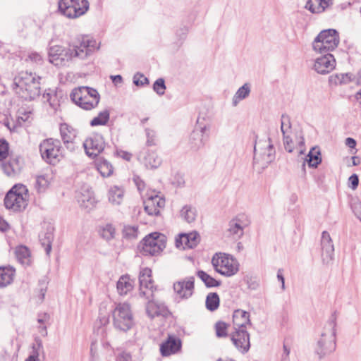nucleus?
<instances>
[{"instance_id":"1","label":"nucleus","mask_w":361,"mask_h":361,"mask_svg":"<svg viewBox=\"0 0 361 361\" xmlns=\"http://www.w3.org/2000/svg\"><path fill=\"white\" fill-rule=\"evenodd\" d=\"M40 77L28 72H21L13 80L15 93L25 100H32L40 94Z\"/></svg>"},{"instance_id":"2","label":"nucleus","mask_w":361,"mask_h":361,"mask_svg":"<svg viewBox=\"0 0 361 361\" xmlns=\"http://www.w3.org/2000/svg\"><path fill=\"white\" fill-rule=\"evenodd\" d=\"M275 149L270 137L260 139L254 147L253 168L262 173L275 159Z\"/></svg>"},{"instance_id":"3","label":"nucleus","mask_w":361,"mask_h":361,"mask_svg":"<svg viewBox=\"0 0 361 361\" xmlns=\"http://www.w3.org/2000/svg\"><path fill=\"white\" fill-rule=\"evenodd\" d=\"M71 98L81 109L91 110L97 106L100 95L97 90L82 86L74 89L71 94Z\"/></svg>"},{"instance_id":"4","label":"nucleus","mask_w":361,"mask_h":361,"mask_svg":"<svg viewBox=\"0 0 361 361\" xmlns=\"http://www.w3.org/2000/svg\"><path fill=\"white\" fill-rule=\"evenodd\" d=\"M28 202V190L23 184L15 185L4 198L5 207L13 212H21Z\"/></svg>"},{"instance_id":"5","label":"nucleus","mask_w":361,"mask_h":361,"mask_svg":"<svg viewBox=\"0 0 361 361\" xmlns=\"http://www.w3.org/2000/svg\"><path fill=\"white\" fill-rule=\"evenodd\" d=\"M336 349V322L331 320L324 327L315 348L319 358L329 355Z\"/></svg>"},{"instance_id":"6","label":"nucleus","mask_w":361,"mask_h":361,"mask_svg":"<svg viewBox=\"0 0 361 361\" xmlns=\"http://www.w3.org/2000/svg\"><path fill=\"white\" fill-rule=\"evenodd\" d=\"M212 264L217 273L226 277L235 275L240 267L235 258L224 252L215 253L212 258Z\"/></svg>"},{"instance_id":"7","label":"nucleus","mask_w":361,"mask_h":361,"mask_svg":"<svg viewBox=\"0 0 361 361\" xmlns=\"http://www.w3.org/2000/svg\"><path fill=\"white\" fill-rule=\"evenodd\" d=\"M339 36L334 29L321 31L312 42V49L319 54H329L334 50L339 44Z\"/></svg>"},{"instance_id":"8","label":"nucleus","mask_w":361,"mask_h":361,"mask_svg":"<svg viewBox=\"0 0 361 361\" xmlns=\"http://www.w3.org/2000/svg\"><path fill=\"white\" fill-rule=\"evenodd\" d=\"M113 324L116 329L127 331L134 324L133 316L128 303H118L113 311Z\"/></svg>"},{"instance_id":"9","label":"nucleus","mask_w":361,"mask_h":361,"mask_svg":"<svg viewBox=\"0 0 361 361\" xmlns=\"http://www.w3.org/2000/svg\"><path fill=\"white\" fill-rule=\"evenodd\" d=\"M70 47L73 59L85 60L99 49L100 43H98L94 38L86 36L78 39Z\"/></svg>"},{"instance_id":"10","label":"nucleus","mask_w":361,"mask_h":361,"mask_svg":"<svg viewBox=\"0 0 361 361\" xmlns=\"http://www.w3.org/2000/svg\"><path fill=\"white\" fill-rule=\"evenodd\" d=\"M166 238L159 233L147 235L141 243L140 252L143 255L154 256L160 254L166 247Z\"/></svg>"},{"instance_id":"11","label":"nucleus","mask_w":361,"mask_h":361,"mask_svg":"<svg viewBox=\"0 0 361 361\" xmlns=\"http://www.w3.org/2000/svg\"><path fill=\"white\" fill-rule=\"evenodd\" d=\"M58 4L60 13L68 18H77L89 9L87 0H60Z\"/></svg>"},{"instance_id":"12","label":"nucleus","mask_w":361,"mask_h":361,"mask_svg":"<svg viewBox=\"0 0 361 361\" xmlns=\"http://www.w3.org/2000/svg\"><path fill=\"white\" fill-rule=\"evenodd\" d=\"M39 151L43 159L50 164H55L61 157V146L60 141L54 139L44 140L39 145Z\"/></svg>"},{"instance_id":"13","label":"nucleus","mask_w":361,"mask_h":361,"mask_svg":"<svg viewBox=\"0 0 361 361\" xmlns=\"http://www.w3.org/2000/svg\"><path fill=\"white\" fill-rule=\"evenodd\" d=\"M48 57L49 61L58 67L68 66L73 59L71 47L66 48L59 45L49 48Z\"/></svg>"},{"instance_id":"14","label":"nucleus","mask_w":361,"mask_h":361,"mask_svg":"<svg viewBox=\"0 0 361 361\" xmlns=\"http://www.w3.org/2000/svg\"><path fill=\"white\" fill-rule=\"evenodd\" d=\"M140 296L145 299H152L157 287L152 280V271L149 268H143L139 274Z\"/></svg>"},{"instance_id":"15","label":"nucleus","mask_w":361,"mask_h":361,"mask_svg":"<svg viewBox=\"0 0 361 361\" xmlns=\"http://www.w3.org/2000/svg\"><path fill=\"white\" fill-rule=\"evenodd\" d=\"M176 298L178 300H188L192 297L195 290V278L188 276L173 283Z\"/></svg>"},{"instance_id":"16","label":"nucleus","mask_w":361,"mask_h":361,"mask_svg":"<svg viewBox=\"0 0 361 361\" xmlns=\"http://www.w3.org/2000/svg\"><path fill=\"white\" fill-rule=\"evenodd\" d=\"M83 147L88 157H97L104 148V138L100 134H92L85 140Z\"/></svg>"},{"instance_id":"17","label":"nucleus","mask_w":361,"mask_h":361,"mask_svg":"<svg viewBox=\"0 0 361 361\" xmlns=\"http://www.w3.org/2000/svg\"><path fill=\"white\" fill-rule=\"evenodd\" d=\"M336 67V60L331 54H324L323 56L314 60L313 69L319 74L325 75L332 71Z\"/></svg>"},{"instance_id":"18","label":"nucleus","mask_w":361,"mask_h":361,"mask_svg":"<svg viewBox=\"0 0 361 361\" xmlns=\"http://www.w3.org/2000/svg\"><path fill=\"white\" fill-rule=\"evenodd\" d=\"M249 221L245 214H239L233 219L228 225V234L233 239L240 238L244 233V228L247 226Z\"/></svg>"},{"instance_id":"19","label":"nucleus","mask_w":361,"mask_h":361,"mask_svg":"<svg viewBox=\"0 0 361 361\" xmlns=\"http://www.w3.org/2000/svg\"><path fill=\"white\" fill-rule=\"evenodd\" d=\"M209 129L207 126H198L190 133L188 140V145L192 152H197L204 147L205 140L204 135Z\"/></svg>"},{"instance_id":"20","label":"nucleus","mask_w":361,"mask_h":361,"mask_svg":"<svg viewBox=\"0 0 361 361\" xmlns=\"http://www.w3.org/2000/svg\"><path fill=\"white\" fill-rule=\"evenodd\" d=\"M165 205V200L157 194L146 195L144 200L145 211L150 216H157L159 214L160 209Z\"/></svg>"},{"instance_id":"21","label":"nucleus","mask_w":361,"mask_h":361,"mask_svg":"<svg viewBox=\"0 0 361 361\" xmlns=\"http://www.w3.org/2000/svg\"><path fill=\"white\" fill-rule=\"evenodd\" d=\"M322 259L324 264H329L334 259V246L330 234L323 231L321 238Z\"/></svg>"},{"instance_id":"22","label":"nucleus","mask_w":361,"mask_h":361,"mask_svg":"<svg viewBox=\"0 0 361 361\" xmlns=\"http://www.w3.org/2000/svg\"><path fill=\"white\" fill-rule=\"evenodd\" d=\"M231 341L235 347L241 353H246L250 347V335L247 330H234Z\"/></svg>"},{"instance_id":"23","label":"nucleus","mask_w":361,"mask_h":361,"mask_svg":"<svg viewBox=\"0 0 361 361\" xmlns=\"http://www.w3.org/2000/svg\"><path fill=\"white\" fill-rule=\"evenodd\" d=\"M200 242V235L197 232L181 233L176 238V246L178 248L185 250L192 249Z\"/></svg>"},{"instance_id":"24","label":"nucleus","mask_w":361,"mask_h":361,"mask_svg":"<svg viewBox=\"0 0 361 361\" xmlns=\"http://www.w3.org/2000/svg\"><path fill=\"white\" fill-rule=\"evenodd\" d=\"M138 159L148 169H157L161 164V159L155 151L144 149L140 152Z\"/></svg>"},{"instance_id":"25","label":"nucleus","mask_w":361,"mask_h":361,"mask_svg":"<svg viewBox=\"0 0 361 361\" xmlns=\"http://www.w3.org/2000/svg\"><path fill=\"white\" fill-rule=\"evenodd\" d=\"M78 202L82 208L91 210L96 205L97 200L94 192L88 188H84L77 195Z\"/></svg>"},{"instance_id":"26","label":"nucleus","mask_w":361,"mask_h":361,"mask_svg":"<svg viewBox=\"0 0 361 361\" xmlns=\"http://www.w3.org/2000/svg\"><path fill=\"white\" fill-rule=\"evenodd\" d=\"M181 349L180 338L169 336L168 339L161 343L160 351L163 356H169L179 352Z\"/></svg>"},{"instance_id":"27","label":"nucleus","mask_w":361,"mask_h":361,"mask_svg":"<svg viewBox=\"0 0 361 361\" xmlns=\"http://www.w3.org/2000/svg\"><path fill=\"white\" fill-rule=\"evenodd\" d=\"M233 324L234 330H247V326L251 325L250 313L240 309L235 310L233 314Z\"/></svg>"},{"instance_id":"28","label":"nucleus","mask_w":361,"mask_h":361,"mask_svg":"<svg viewBox=\"0 0 361 361\" xmlns=\"http://www.w3.org/2000/svg\"><path fill=\"white\" fill-rule=\"evenodd\" d=\"M4 172L9 177L19 174L23 169V162L19 157L11 158L8 161L1 164Z\"/></svg>"},{"instance_id":"29","label":"nucleus","mask_w":361,"mask_h":361,"mask_svg":"<svg viewBox=\"0 0 361 361\" xmlns=\"http://www.w3.org/2000/svg\"><path fill=\"white\" fill-rule=\"evenodd\" d=\"M61 137L66 147L73 150L74 149L73 141L76 137L75 130L66 123L60 125Z\"/></svg>"},{"instance_id":"30","label":"nucleus","mask_w":361,"mask_h":361,"mask_svg":"<svg viewBox=\"0 0 361 361\" xmlns=\"http://www.w3.org/2000/svg\"><path fill=\"white\" fill-rule=\"evenodd\" d=\"M148 300L146 305V312L148 316L154 318L157 316H165L167 313V309L163 304H158L154 301V296L152 299H146Z\"/></svg>"},{"instance_id":"31","label":"nucleus","mask_w":361,"mask_h":361,"mask_svg":"<svg viewBox=\"0 0 361 361\" xmlns=\"http://www.w3.org/2000/svg\"><path fill=\"white\" fill-rule=\"evenodd\" d=\"M332 4L333 0H308L306 8L313 13H321Z\"/></svg>"},{"instance_id":"32","label":"nucleus","mask_w":361,"mask_h":361,"mask_svg":"<svg viewBox=\"0 0 361 361\" xmlns=\"http://www.w3.org/2000/svg\"><path fill=\"white\" fill-rule=\"evenodd\" d=\"M117 290L119 295H126L134 288V280L129 275L121 276L116 284Z\"/></svg>"},{"instance_id":"33","label":"nucleus","mask_w":361,"mask_h":361,"mask_svg":"<svg viewBox=\"0 0 361 361\" xmlns=\"http://www.w3.org/2000/svg\"><path fill=\"white\" fill-rule=\"evenodd\" d=\"M125 191L122 187L114 185L108 191L109 202L113 205H120L124 198Z\"/></svg>"},{"instance_id":"34","label":"nucleus","mask_w":361,"mask_h":361,"mask_svg":"<svg viewBox=\"0 0 361 361\" xmlns=\"http://www.w3.org/2000/svg\"><path fill=\"white\" fill-rule=\"evenodd\" d=\"M98 232L101 238L106 241H110L115 238L116 231L115 226L110 223L100 225L98 228Z\"/></svg>"},{"instance_id":"35","label":"nucleus","mask_w":361,"mask_h":361,"mask_svg":"<svg viewBox=\"0 0 361 361\" xmlns=\"http://www.w3.org/2000/svg\"><path fill=\"white\" fill-rule=\"evenodd\" d=\"M251 92V85L250 83H245L239 87L232 98V104L236 106L238 103L249 97Z\"/></svg>"},{"instance_id":"36","label":"nucleus","mask_w":361,"mask_h":361,"mask_svg":"<svg viewBox=\"0 0 361 361\" xmlns=\"http://www.w3.org/2000/svg\"><path fill=\"white\" fill-rule=\"evenodd\" d=\"M41 354H44L43 345L42 341L37 338L32 344L29 355L25 361H42L39 358Z\"/></svg>"},{"instance_id":"37","label":"nucleus","mask_w":361,"mask_h":361,"mask_svg":"<svg viewBox=\"0 0 361 361\" xmlns=\"http://www.w3.org/2000/svg\"><path fill=\"white\" fill-rule=\"evenodd\" d=\"M15 269L12 267H0V287L4 288L11 284L13 280Z\"/></svg>"},{"instance_id":"38","label":"nucleus","mask_w":361,"mask_h":361,"mask_svg":"<svg viewBox=\"0 0 361 361\" xmlns=\"http://www.w3.org/2000/svg\"><path fill=\"white\" fill-rule=\"evenodd\" d=\"M95 164L97 169L103 177H109L113 173L114 168L107 160L99 158L97 159Z\"/></svg>"},{"instance_id":"39","label":"nucleus","mask_w":361,"mask_h":361,"mask_svg":"<svg viewBox=\"0 0 361 361\" xmlns=\"http://www.w3.org/2000/svg\"><path fill=\"white\" fill-rule=\"evenodd\" d=\"M15 253L18 261L20 264L23 265H28L30 264V254L27 247L21 245L16 247Z\"/></svg>"},{"instance_id":"40","label":"nucleus","mask_w":361,"mask_h":361,"mask_svg":"<svg viewBox=\"0 0 361 361\" xmlns=\"http://www.w3.org/2000/svg\"><path fill=\"white\" fill-rule=\"evenodd\" d=\"M44 102H48L51 109L56 111L60 106V99L54 91H50L43 94Z\"/></svg>"},{"instance_id":"41","label":"nucleus","mask_w":361,"mask_h":361,"mask_svg":"<svg viewBox=\"0 0 361 361\" xmlns=\"http://www.w3.org/2000/svg\"><path fill=\"white\" fill-rule=\"evenodd\" d=\"M180 216L188 223L193 222L197 216V211L191 205H185L180 210Z\"/></svg>"},{"instance_id":"42","label":"nucleus","mask_w":361,"mask_h":361,"mask_svg":"<svg viewBox=\"0 0 361 361\" xmlns=\"http://www.w3.org/2000/svg\"><path fill=\"white\" fill-rule=\"evenodd\" d=\"M197 276L204 282L205 286L209 288L219 286L221 282L209 275L204 271L200 270L197 272Z\"/></svg>"},{"instance_id":"43","label":"nucleus","mask_w":361,"mask_h":361,"mask_svg":"<svg viewBox=\"0 0 361 361\" xmlns=\"http://www.w3.org/2000/svg\"><path fill=\"white\" fill-rule=\"evenodd\" d=\"M123 236L128 240L137 239L139 235L138 226L125 225L122 231Z\"/></svg>"},{"instance_id":"44","label":"nucleus","mask_w":361,"mask_h":361,"mask_svg":"<svg viewBox=\"0 0 361 361\" xmlns=\"http://www.w3.org/2000/svg\"><path fill=\"white\" fill-rule=\"evenodd\" d=\"M306 161L310 167L316 168L321 163L322 158L321 154L319 149L312 148V150L307 154V159Z\"/></svg>"},{"instance_id":"45","label":"nucleus","mask_w":361,"mask_h":361,"mask_svg":"<svg viewBox=\"0 0 361 361\" xmlns=\"http://www.w3.org/2000/svg\"><path fill=\"white\" fill-rule=\"evenodd\" d=\"M109 116L110 114L109 110L105 109L102 111L90 121V125L92 126H104L108 123Z\"/></svg>"},{"instance_id":"46","label":"nucleus","mask_w":361,"mask_h":361,"mask_svg":"<svg viewBox=\"0 0 361 361\" xmlns=\"http://www.w3.org/2000/svg\"><path fill=\"white\" fill-rule=\"evenodd\" d=\"M53 238V233L51 231H47L39 235V240L41 241L42 245L44 247L45 252L47 255H49L51 250V242Z\"/></svg>"},{"instance_id":"47","label":"nucleus","mask_w":361,"mask_h":361,"mask_svg":"<svg viewBox=\"0 0 361 361\" xmlns=\"http://www.w3.org/2000/svg\"><path fill=\"white\" fill-rule=\"evenodd\" d=\"M219 306V297L216 293H210L206 298V307L210 311L216 310Z\"/></svg>"},{"instance_id":"48","label":"nucleus","mask_w":361,"mask_h":361,"mask_svg":"<svg viewBox=\"0 0 361 361\" xmlns=\"http://www.w3.org/2000/svg\"><path fill=\"white\" fill-rule=\"evenodd\" d=\"M49 178L48 176H37L35 179V188L39 192L45 191L49 185Z\"/></svg>"},{"instance_id":"49","label":"nucleus","mask_w":361,"mask_h":361,"mask_svg":"<svg viewBox=\"0 0 361 361\" xmlns=\"http://www.w3.org/2000/svg\"><path fill=\"white\" fill-rule=\"evenodd\" d=\"M145 137H146V145L147 146H154L157 143V135L154 129L150 128H146L145 129Z\"/></svg>"},{"instance_id":"50","label":"nucleus","mask_w":361,"mask_h":361,"mask_svg":"<svg viewBox=\"0 0 361 361\" xmlns=\"http://www.w3.org/2000/svg\"><path fill=\"white\" fill-rule=\"evenodd\" d=\"M291 128L290 120L288 116L282 115L281 118V130L283 135H287Z\"/></svg>"},{"instance_id":"51","label":"nucleus","mask_w":361,"mask_h":361,"mask_svg":"<svg viewBox=\"0 0 361 361\" xmlns=\"http://www.w3.org/2000/svg\"><path fill=\"white\" fill-rule=\"evenodd\" d=\"M153 90L160 96L164 94L166 90L164 80L163 78H158L153 85Z\"/></svg>"},{"instance_id":"52","label":"nucleus","mask_w":361,"mask_h":361,"mask_svg":"<svg viewBox=\"0 0 361 361\" xmlns=\"http://www.w3.org/2000/svg\"><path fill=\"white\" fill-rule=\"evenodd\" d=\"M227 324L224 322H218L215 324L216 334L218 337L227 336Z\"/></svg>"},{"instance_id":"53","label":"nucleus","mask_w":361,"mask_h":361,"mask_svg":"<svg viewBox=\"0 0 361 361\" xmlns=\"http://www.w3.org/2000/svg\"><path fill=\"white\" fill-rule=\"evenodd\" d=\"M351 74L341 73L336 75L335 83L343 85L350 82L352 80Z\"/></svg>"},{"instance_id":"54","label":"nucleus","mask_w":361,"mask_h":361,"mask_svg":"<svg viewBox=\"0 0 361 361\" xmlns=\"http://www.w3.org/2000/svg\"><path fill=\"white\" fill-rule=\"evenodd\" d=\"M133 82L137 86H142L144 85L148 84L149 80L147 78H146L144 75L137 73L133 76Z\"/></svg>"},{"instance_id":"55","label":"nucleus","mask_w":361,"mask_h":361,"mask_svg":"<svg viewBox=\"0 0 361 361\" xmlns=\"http://www.w3.org/2000/svg\"><path fill=\"white\" fill-rule=\"evenodd\" d=\"M31 116V111H25L23 109H20L18 111V121L20 124L21 122L27 121Z\"/></svg>"},{"instance_id":"56","label":"nucleus","mask_w":361,"mask_h":361,"mask_svg":"<svg viewBox=\"0 0 361 361\" xmlns=\"http://www.w3.org/2000/svg\"><path fill=\"white\" fill-rule=\"evenodd\" d=\"M245 281L247 288L252 290H257L259 286V283L255 278L247 276Z\"/></svg>"},{"instance_id":"57","label":"nucleus","mask_w":361,"mask_h":361,"mask_svg":"<svg viewBox=\"0 0 361 361\" xmlns=\"http://www.w3.org/2000/svg\"><path fill=\"white\" fill-rule=\"evenodd\" d=\"M116 361H133V360L130 353L121 351L116 355Z\"/></svg>"},{"instance_id":"58","label":"nucleus","mask_w":361,"mask_h":361,"mask_svg":"<svg viewBox=\"0 0 361 361\" xmlns=\"http://www.w3.org/2000/svg\"><path fill=\"white\" fill-rule=\"evenodd\" d=\"M8 153V145L6 141H0V161L6 158Z\"/></svg>"},{"instance_id":"59","label":"nucleus","mask_w":361,"mask_h":361,"mask_svg":"<svg viewBox=\"0 0 361 361\" xmlns=\"http://www.w3.org/2000/svg\"><path fill=\"white\" fill-rule=\"evenodd\" d=\"M29 60L35 63L41 64L43 61L42 56L37 52H32L28 56L27 61Z\"/></svg>"},{"instance_id":"60","label":"nucleus","mask_w":361,"mask_h":361,"mask_svg":"<svg viewBox=\"0 0 361 361\" xmlns=\"http://www.w3.org/2000/svg\"><path fill=\"white\" fill-rule=\"evenodd\" d=\"M292 140L288 135H283V144L285 149L288 152H292L293 151V147L291 145Z\"/></svg>"},{"instance_id":"61","label":"nucleus","mask_w":361,"mask_h":361,"mask_svg":"<svg viewBox=\"0 0 361 361\" xmlns=\"http://www.w3.org/2000/svg\"><path fill=\"white\" fill-rule=\"evenodd\" d=\"M134 182H135V185H137L138 190L140 192H142L145 188V182L142 179H140L139 177L134 178Z\"/></svg>"},{"instance_id":"62","label":"nucleus","mask_w":361,"mask_h":361,"mask_svg":"<svg viewBox=\"0 0 361 361\" xmlns=\"http://www.w3.org/2000/svg\"><path fill=\"white\" fill-rule=\"evenodd\" d=\"M349 182L351 184V188L353 190L356 189L359 183L358 176L356 174H353L349 178Z\"/></svg>"},{"instance_id":"63","label":"nucleus","mask_w":361,"mask_h":361,"mask_svg":"<svg viewBox=\"0 0 361 361\" xmlns=\"http://www.w3.org/2000/svg\"><path fill=\"white\" fill-rule=\"evenodd\" d=\"M352 209L355 214V216H358L361 213V202L357 201L353 203Z\"/></svg>"},{"instance_id":"64","label":"nucleus","mask_w":361,"mask_h":361,"mask_svg":"<svg viewBox=\"0 0 361 361\" xmlns=\"http://www.w3.org/2000/svg\"><path fill=\"white\" fill-rule=\"evenodd\" d=\"M49 319V315L47 313L39 314L38 316L37 322L39 324H45Z\"/></svg>"}]
</instances>
